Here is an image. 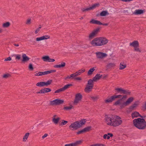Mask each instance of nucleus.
<instances>
[{
    "label": "nucleus",
    "instance_id": "f257e3e1",
    "mask_svg": "<svg viewBox=\"0 0 146 146\" xmlns=\"http://www.w3.org/2000/svg\"><path fill=\"white\" fill-rule=\"evenodd\" d=\"M108 40L104 37H97L94 39L90 42L93 46H98L106 44Z\"/></svg>",
    "mask_w": 146,
    "mask_h": 146
},
{
    "label": "nucleus",
    "instance_id": "f03ea898",
    "mask_svg": "<svg viewBox=\"0 0 146 146\" xmlns=\"http://www.w3.org/2000/svg\"><path fill=\"white\" fill-rule=\"evenodd\" d=\"M133 122L134 125L139 129L143 130L146 127V122L142 117L135 119Z\"/></svg>",
    "mask_w": 146,
    "mask_h": 146
},
{
    "label": "nucleus",
    "instance_id": "7ed1b4c3",
    "mask_svg": "<svg viewBox=\"0 0 146 146\" xmlns=\"http://www.w3.org/2000/svg\"><path fill=\"white\" fill-rule=\"evenodd\" d=\"M133 97H131L128 98L125 102H122L121 99H119L116 101L114 105L117 106L119 105L121 109L124 108L125 106H128L131 104L134 100Z\"/></svg>",
    "mask_w": 146,
    "mask_h": 146
},
{
    "label": "nucleus",
    "instance_id": "20e7f679",
    "mask_svg": "<svg viewBox=\"0 0 146 146\" xmlns=\"http://www.w3.org/2000/svg\"><path fill=\"white\" fill-rule=\"evenodd\" d=\"M127 96L126 95H122L119 94L118 95H114L111 96L110 98L104 100L106 103H110L112 102L115 99L121 98H122L121 100L123 99H126Z\"/></svg>",
    "mask_w": 146,
    "mask_h": 146
},
{
    "label": "nucleus",
    "instance_id": "39448f33",
    "mask_svg": "<svg viewBox=\"0 0 146 146\" xmlns=\"http://www.w3.org/2000/svg\"><path fill=\"white\" fill-rule=\"evenodd\" d=\"M115 115H106L104 116L105 123L108 125L113 126Z\"/></svg>",
    "mask_w": 146,
    "mask_h": 146
},
{
    "label": "nucleus",
    "instance_id": "423d86ee",
    "mask_svg": "<svg viewBox=\"0 0 146 146\" xmlns=\"http://www.w3.org/2000/svg\"><path fill=\"white\" fill-rule=\"evenodd\" d=\"M52 82V80H49L46 82H40L36 83V86L39 87L47 86L50 85Z\"/></svg>",
    "mask_w": 146,
    "mask_h": 146
},
{
    "label": "nucleus",
    "instance_id": "0eeeda50",
    "mask_svg": "<svg viewBox=\"0 0 146 146\" xmlns=\"http://www.w3.org/2000/svg\"><path fill=\"white\" fill-rule=\"evenodd\" d=\"M114 118L112 126H117L122 123V121L120 117L117 116L115 115Z\"/></svg>",
    "mask_w": 146,
    "mask_h": 146
},
{
    "label": "nucleus",
    "instance_id": "6e6552de",
    "mask_svg": "<svg viewBox=\"0 0 146 146\" xmlns=\"http://www.w3.org/2000/svg\"><path fill=\"white\" fill-rule=\"evenodd\" d=\"M82 98V96L80 93H78L76 94L73 104L76 105L81 100Z\"/></svg>",
    "mask_w": 146,
    "mask_h": 146
},
{
    "label": "nucleus",
    "instance_id": "1a4fd4ad",
    "mask_svg": "<svg viewBox=\"0 0 146 146\" xmlns=\"http://www.w3.org/2000/svg\"><path fill=\"white\" fill-rule=\"evenodd\" d=\"M95 54L97 58L98 59H102L108 56V54L106 53L101 52L97 51Z\"/></svg>",
    "mask_w": 146,
    "mask_h": 146
},
{
    "label": "nucleus",
    "instance_id": "9d476101",
    "mask_svg": "<svg viewBox=\"0 0 146 146\" xmlns=\"http://www.w3.org/2000/svg\"><path fill=\"white\" fill-rule=\"evenodd\" d=\"M115 90L117 93L128 94H130V92L128 90H125L121 88L117 87L115 89Z\"/></svg>",
    "mask_w": 146,
    "mask_h": 146
},
{
    "label": "nucleus",
    "instance_id": "9b49d317",
    "mask_svg": "<svg viewBox=\"0 0 146 146\" xmlns=\"http://www.w3.org/2000/svg\"><path fill=\"white\" fill-rule=\"evenodd\" d=\"M56 72L55 70H48L44 72H35V76H39L47 75L51 73L54 72Z\"/></svg>",
    "mask_w": 146,
    "mask_h": 146
},
{
    "label": "nucleus",
    "instance_id": "f8f14e48",
    "mask_svg": "<svg viewBox=\"0 0 146 146\" xmlns=\"http://www.w3.org/2000/svg\"><path fill=\"white\" fill-rule=\"evenodd\" d=\"M140 102L139 101H137L135 102L131 105L128 108V109L130 111L135 110L138 106Z\"/></svg>",
    "mask_w": 146,
    "mask_h": 146
},
{
    "label": "nucleus",
    "instance_id": "ddd939ff",
    "mask_svg": "<svg viewBox=\"0 0 146 146\" xmlns=\"http://www.w3.org/2000/svg\"><path fill=\"white\" fill-rule=\"evenodd\" d=\"M78 122L76 121L71 123L69 127V129L72 130H75L80 128Z\"/></svg>",
    "mask_w": 146,
    "mask_h": 146
},
{
    "label": "nucleus",
    "instance_id": "4468645a",
    "mask_svg": "<svg viewBox=\"0 0 146 146\" xmlns=\"http://www.w3.org/2000/svg\"><path fill=\"white\" fill-rule=\"evenodd\" d=\"M99 31V29H97L94 30L89 35V38L91 39L96 36Z\"/></svg>",
    "mask_w": 146,
    "mask_h": 146
},
{
    "label": "nucleus",
    "instance_id": "2eb2a0df",
    "mask_svg": "<svg viewBox=\"0 0 146 146\" xmlns=\"http://www.w3.org/2000/svg\"><path fill=\"white\" fill-rule=\"evenodd\" d=\"M50 36L48 35H45L40 37H38L36 38V40L37 42L40 41L41 40H45L50 39Z\"/></svg>",
    "mask_w": 146,
    "mask_h": 146
},
{
    "label": "nucleus",
    "instance_id": "dca6fc26",
    "mask_svg": "<svg viewBox=\"0 0 146 146\" xmlns=\"http://www.w3.org/2000/svg\"><path fill=\"white\" fill-rule=\"evenodd\" d=\"M22 57V62L24 63L27 62L30 59V58L27 56L25 54H23Z\"/></svg>",
    "mask_w": 146,
    "mask_h": 146
},
{
    "label": "nucleus",
    "instance_id": "f3484780",
    "mask_svg": "<svg viewBox=\"0 0 146 146\" xmlns=\"http://www.w3.org/2000/svg\"><path fill=\"white\" fill-rule=\"evenodd\" d=\"M91 128L90 127H88L76 132L77 135L82 134L88 131Z\"/></svg>",
    "mask_w": 146,
    "mask_h": 146
},
{
    "label": "nucleus",
    "instance_id": "a211bd4d",
    "mask_svg": "<svg viewBox=\"0 0 146 146\" xmlns=\"http://www.w3.org/2000/svg\"><path fill=\"white\" fill-rule=\"evenodd\" d=\"M145 12L144 10L136 9L133 13V14L135 15H140L143 14Z\"/></svg>",
    "mask_w": 146,
    "mask_h": 146
},
{
    "label": "nucleus",
    "instance_id": "6ab92c4d",
    "mask_svg": "<svg viewBox=\"0 0 146 146\" xmlns=\"http://www.w3.org/2000/svg\"><path fill=\"white\" fill-rule=\"evenodd\" d=\"M130 46L135 48L139 46V43L138 41L137 40H134L129 44Z\"/></svg>",
    "mask_w": 146,
    "mask_h": 146
},
{
    "label": "nucleus",
    "instance_id": "aec40b11",
    "mask_svg": "<svg viewBox=\"0 0 146 146\" xmlns=\"http://www.w3.org/2000/svg\"><path fill=\"white\" fill-rule=\"evenodd\" d=\"M93 87L92 86H91L86 85V87L84 90V91L86 93H89L92 91Z\"/></svg>",
    "mask_w": 146,
    "mask_h": 146
},
{
    "label": "nucleus",
    "instance_id": "412c9836",
    "mask_svg": "<svg viewBox=\"0 0 146 146\" xmlns=\"http://www.w3.org/2000/svg\"><path fill=\"white\" fill-rule=\"evenodd\" d=\"M131 116L132 119H134L135 118H136L139 117H141L139 113L136 111L133 112L131 113Z\"/></svg>",
    "mask_w": 146,
    "mask_h": 146
},
{
    "label": "nucleus",
    "instance_id": "4be33fe9",
    "mask_svg": "<svg viewBox=\"0 0 146 146\" xmlns=\"http://www.w3.org/2000/svg\"><path fill=\"white\" fill-rule=\"evenodd\" d=\"M90 23L92 24H95L98 25H101L102 24V23L100 21L95 20L94 19H92L90 21Z\"/></svg>",
    "mask_w": 146,
    "mask_h": 146
},
{
    "label": "nucleus",
    "instance_id": "5701e85b",
    "mask_svg": "<svg viewBox=\"0 0 146 146\" xmlns=\"http://www.w3.org/2000/svg\"><path fill=\"white\" fill-rule=\"evenodd\" d=\"M102 77V75L97 74L93 78V79L94 82H96L97 80H99Z\"/></svg>",
    "mask_w": 146,
    "mask_h": 146
},
{
    "label": "nucleus",
    "instance_id": "b1692460",
    "mask_svg": "<svg viewBox=\"0 0 146 146\" xmlns=\"http://www.w3.org/2000/svg\"><path fill=\"white\" fill-rule=\"evenodd\" d=\"M115 66V64L114 63L110 62L108 63L106 66L107 69H111L114 68Z\"/></svg>",
    "mask_w": 146,
    "mask_h": 146
},
{
    "label": "nucleus",
    "instance_id": "393cba45",
    "mask_svg": "<svg viewBox=\"0 0 146 146\" xmlns=\"http://www.w3.org/2000/svg\"><path fill=\"white\" fill-rule=\"evenodd\" d=\"M11 25V23L9 22H6L2 24V26L3 28H9Z\"/></svg>",
    "mask_w": 146,
    "mask_h": 146
},
{
    "label": "nucleus",
    "instance_id": "a878e982",
    "mask_svg": "<svg viewBox=\"0 0 146 146\" xmlns=\"http://www.w3.org/2000/svg\"><path fill=\"white\" fill-rule=\"evenodd\" d=\"M126 66L127 65L124 62H121L119 64V69L120 70H122L125 68Z\"/></svg>",
    "mask_w": 146,
    "mask_h": 146
},
{
    "label": "nucleus",
    "instance_id": "bb28decb",
    "mask_svg": "<svg viewBox=\"0 0 146 146\" xmlns=\"http://www.w3.org/2000/svg\"><path fill=\"white\" fill-rule=\"evenodd\" d=\"M29 135V133L27 132L26 133L23 137V141L25 142H26L27 140Z\"/></svg>",
    "mask_w": 146,
    "mask_h": 146
},
{
    "label": "nucleus",
    "instance_id": "cd10ccee",
    "mask_svg": "<svg viewBox=\"0 0 146 146\" xmlns=\"http://www.w3.org/2000/svg\"><path fill=\"white\" fill-rule=\"evenodd\" d=\"M79 124V126L80 127H81L82 125H84L86 122V119H81L80 121H77Z\"/></svg>",
    "mask_w": 146,
    "mask_h": 146
},
{
    "label": "nucleus",
    "instance_id": "c85d7f7f",
    "mask_svg": "<svg viewBox=\"0 0 146 146\" xmlns=\"http://www.w3.org/2000/svg\"><path fill=\"white\" fill-rule=\"evenodd\" d=\"M113 136V134L111 133H108L107 134H104L103 136V138L104 139H110V137Z\"/></svg>",
    "mask_w": 146,
    "mask_h": 146
},
{
    "label": "nucleus",
    "instance_id": "c756f323",
    "mask_svg": "<svg viewBox=\"0 0 146 146\" xmlns=\"http://www.w3.org/2000/svg\"><path fill=\"white\" fill-rule=\"evenodd\" d=\"M96 67H94L91 68L88 72V76H90L92 75L94 71L96 70Z\"/></svg>",
    "mask_w": 146,
    "mask_h": 146
},
{
    "label": "nucleus",
    "instance_id": "7c9ffc66",
    "mask_svg": "<svg viewBox=\"0 0 146 146\" xmlns=\"http://www.w3.org/2000/svg\"><path fill=\"white\" fill-rule=\"evenodd\" d=\"M66 65V63L65 62H62L61 64L57 65L54 66V67L55 68H61L64 67Z\"/></svg>",
    "mask_w": 146,
    "mask_h": 146
},
{
    "label": "nucleus",
    "instance_id": "2f4dec72",
    "mask_svg": "<svg viewBox=\"0 0 146 146\" xmlns=\"http://www.w3.org/2000/svg\"><path fill=\"white\" fill-rule=\"evenodd\" d=\"M100 5L98 3L94 4L92 5V6L90 7L91 10H93L96 7H98Z\"/></svg>",
    "mask_w": 146,
    "mask_h": 146
},
{
    "label": "nucleus",
    "instance_id": "473e14b6",
    "mask_svg": "<svg viewBox=\"0 0 146 146\" xmlns=\"http://www.w3.org/2000/svg\"><path fill=\"white\" fill-rule=\"evenodd\" d=\"M83 142V140H81L73 143L74 146H78L80 145Z\"/></svg>",
    "mask_w": 146,
    "mask_h": 146
},
{
    "label": "nucleus",
    "instance_id": "72a5a7b5",
    "mask_svg": "<svg viewBox=\"0 0 146 146\" xmlns=\"http://www.w3.org/2000/svg\"><path fill=\"white\" fill-rule=\"evenodd\" d=\"M60 118L59 117L56 118H53L52 119V121L56 124H57L60 120Z\"/></svg>",
    "mask_w": 146,
    "mask_h": 146
},
{
    "label": "nucleus",
    "instance_id": "f704fd0d",
    "mask_svg": "<svg viewBox=\"0 0 146 146\" xmlns=\"http://www.w3.org/2000/svg\"><path fill=\"white\" fill-rule=\"evenodd\" d=\"M94 81L92 79H89L88 82V83L86 85H88L92 86H94Z\"/></svg>",
    "mask_w": 146,
    "mask_h": 146
},
{
    "label": "nucleus",
    "instance_id": "c9c22d12",
    "mask_svg": "<svg viewBox=\"0 0 146 146\" xmlns=\"http://www.w3.org/2000/svg\"><path fill=\"white\" fill-rule=\"evenodd\" d=\"M43 93L44 94L45 93H48L50 92L51 91V90L48 88H44L43 89H42Z\"/></svg>",
    "mask_w": 146,
    "mask_h": 146
},
{
    "label": "nucleus",
    "instance_id": "e433bc0d",
    "mask_svg": "<svg viewBox=\"0 0 146 146\" xmlns=\"http://www.w3.org/2000/svg\"><path fill=\"white\" fill-rule=\"evenodd\" d=\"M133 49L134 51L138 53H141L142 52V51L139 48V46Z\"/></svg>",
    "mask_w": 146,
    "mask_h": 146
},
{
    "label": "nucleus",
    "instance_id": "4c0bfd02",
    "mask_svg": "<svg viewBox=\"0 0 146 146\" xmlns=\"http://www.w3.org/2000/svg\"><path fill=\"white\" fill-rule=\"evenodd\" d=\"M109 14L107 11H102L100 14V15L101 16H105Z\"/></svg>",
    "mask_w": 146,
    "mask_h": 146
},
{
    "label": "nucleus",
    "instance_id": "58836bf2",
    "mask_svg": "<svg viewBox=\"0 0 146 146\" xmlns=\"http://www.w3.org/2000/svg\"><path fill=\"white\" fill-rule=\"evenodd\" d=\"M90 97L91 99L94 101H96L99 98V96H90Z\"/></svg>",
    "mask_w": 146,
    "mask_h": 146
},
{
    "label": "nucleus",
    "instance_id": "ea45409f",
    "mask_svg": "<svg viewBox=\"0 0 146 146\" xmlns=\"http://www.w3.org/2000/svg\"><path fill=\"white\" fill-rule=\"evenodd\" d=\"M72 86V85L71 84H67L65 86H64L63 88H62V89L63 90V91L65 90H66L68 88H70V87Z\"/></svg>",
    "mask_w": 146,
    "mask_h": 146
},
{
    "label": "nucleus",
    "instance_id": "a19ab883",
    "mask_svg": "<svg viewBox=\"0 0 146 146\" xmlns=\"http://www.w3.org/2000/svg\"><path fill=\"white\" fill-rule=\"evenodd\" d=\"M49 58V57L48 56H44L42 58V59L45 62H48Z\"/></svg>",
    "mask_w": 146,
    "mask_h": 146
},
{
    "label": "nucleus",
    "instance_id": "79ce46f5",
    "mask_svg": "<svg viewBox=\"0 0 146 146\" xmlns=\"http://www.w3.org/2000/svg\"><path fill=\"white\" fill-rule=\"evenodd\" d=\"M31 23V20L30 18H28L26 20L25 24L27 25H30Z\"/></svg>",
    "mask_w": 146,
    "mask_h": 146
},
{
    "label": "nucleus",
    "instance_id": "37998d69",
    "mask_svg": "<svg viewBox=\"0 0 146 146\" xmlns=\"http://www.w3.org/2000/svg\"><path fill=\"white\" fill-rule=\"evenodd\" d=\"M50 104L52 106L56 105H57V100H55L51 101L50 102Z\"/></svg>",
    "mask_w": 146,
    "mask_h": 146
},
{
    "label": "nucleus",
    "instance_id": "c03bdc74",
    "mask_svg": "<svg viewBox=\"0 0 146 146\" xmlns=\"http://www.w3.org/2000/svg\"><path fill=\"white\" fill-rule=\"evenodd\" d=\"M11 76L10 74L9 73L4 74L3 76V77L4 78H7Z\"/></svg>",
    "mask_w": 146,
    "mask_h": 146
},
{
    "label": "nucleus",
    "instance_id": "a18cd8bd",
    "mask_svg": "<svg viewBox=\"0 0 146 146\" xmlns=\"http://www.w3.org/2000/svg\"><path fill=\"white\" fill-rule=\"evenodd\" d=\"M57 100V105H59L60 104H62L64 103V101L62 100Z\"/></svg>",
    "mask_w": 146,
    "mask_h": 146
},
{
    "label": "nucleus",
    "instance_id": "49530a36",
    "mask_svg": "<svg viewBox=\"0 0 146 146\" xmlns=\"http://www.w3.org/2000/svg\"><path fill=\"white\" fill-rule=\"evenodd\" d=\"M72 108V106L70 105V106H66L64 108V109L66 110H71Z\"/></svg>",
    "mask_w": 146,
    "mask_h": 146
},
{
    "label": "nucleus",
    "instance_id": "de8ad7c7",
    "mask_svg": "<svg viewBox=\"0 0 146 146\" xmlns=\"http://www.w3.org/2000/svg\"><path fill=\"white\" fill-rule=\"evenodd\" d=\"M82 11L83 12H85L87 11L91 10L90 7L86 8H83L81 9Z\"/></svg>",
    "mask_w": 146,
    "mask_h": 146
},
{
    "label": "nucleus",
    "instance_id": "09e8293b",
    "mask_svg": "<svg viewBox=\"0 0 146 146\" xmlns=\"http://www.w3.org/2000/svg\"><path fill=\"white\" fill-rule=\"evenodd\" d=\"M68 122L67 121L62 120V121L61 123H60L59 125L60 126H63L66 125L68 123Z\"/></svg>",
    "mask_w": 146,
    "mask_h": 146
},
{
    "label": "nucleus",
    "instance_id": "8fccbe9b",
    "mask_svg": "<svg viewBox=\"0 0 146 146\" xmlns=\"http://www.w3.org/2000/svg\"><path fill=\"white\" fill-rule=\"evenodd\" d=\"M41 26L40 25L39 27L37 29H36V30L35 31V34H37L40 31V29H41Z\"/></svg>",
    "mask_w": 146,
    "mask_h": 146
},
{
    "label": "nucleus",
    "instance_id": "3c124183",
    "mask_svg": "<svg viewBox=\"0 0 146 146\" xmlns=\"http://www.w3.org/2000/svg\"><path fill=\"white\" fill-rule=\"evenodd\" d=\"M15 59L16 60H19L21 58V55L20 54H15Z\"/></svg>",
    "mask_w": 146,
    "mask_h": 146
},
{
    "label": "nucleus",
    "instance_id": "603ef678",
    "mask_svg": "<svg viewBox=\"0 0 146 146\" xmlns=\"http://www.w3.org/2000/svg\"><path fill=\"white\" fill-rule=\"evenodd\" d=\"M29 70L31 71H32L33 70V65L32 64H29Z\"/></svg>",
    "mask_w": 146,
    "mask_h": 146
},
{
    "label": "nucleus",
    "instance_id": "864d4df0",
    "mask_svg": "<svg viewBox=\"0 0 146 146\" xmlns=\"http://www.w3.org/2000/svg\"><path fill=\"white\" fill-rule=\"evenodd\" d=\"M63 90L62 89V88H61L58 90H56L55 92V93H59L61 92H63Z\"/></svg>",
    "mask_w": 146,
    "mask_h": 146
},
{
    "label": "nucleus",
    "instance_id": "5fc2aeb1",
    "mask_svg": "<svg viewBox=\"0 0 146 146\" xmlns=\"http://www.w3.org/2000/svg\"><path fill=\"white\" fill-rule=\"evenodd\" d=\"M12 60V58L11 57L9 56L7 58H5L4 61H11Z\"/></svg>",
    "mask_w": 146,
    "mask_h": 146
},
{
    "label": "nucleus",
    "instance_id": "6e6d98bb",
    "mask_svg": "<svg viewBox=\"0 0 146 146\" xmlns=\"http://www.w3.org/2000/svg\"><path fill=\"white\" fill-rule=\"evenodd\" d=\"M85 71V69H82L79 70L78 72L79 75H80L82 73L84 72Z\"/></svg>",
    "mask_w": 146,
    "mask_h": 146
},
{
    "label": "nucleus",
    "instance_id": "4d7b16f0",
    "mask_svg": "<svg viewBox=\"0 0 146 146\" xmlns=\"http://www.w3.org/2000/svg\"><path fill=\"white\" fill-rule=\"evenodd\" d=\"M76 75L75 74V73L72 74H71V77H72V78H74V79H75V78H76Z\"/></svg>",
    "mask_w": 146,
    "mask_h": 146
},
{
    "label": "nucleus",
    "instance_id": "13d9d810",
    "mask_svg": "<svg viewBox=\"0 0 146 146\" xmlns=\"http://www.w3.org/2000/svg\"><path fill=\"white\" fill-rule=\"evenodd\" d=\"M48 135L47 133H45L42 136V139H44L45 138L47 137Z\"/></svg>",
    "mask_w": 146,
    "mask_h": 146
},
{
    "label": "nucleus",
    "instance_id": "bf43d9fd",
    "mask_svg": "<svg viewBox=\"0 0 146 146\" xmlns=\"http://www.w3.org/2000/svg\"><path fill=\"white\" fill-rule=\"evenodd\" d=\"M142 107L144 109L146 110V101L144 102Z\"/></svg>",
    "mask_w": 146,
    "mask_h": 146
},
{
    "label": "nucleus",
    "instance_id": "052dcab7",
    "mask_svg": "<svg viewBox=\"0 0 146 146\" xmlns=\"http://www.w3.org/2000/svg\"><path fill=\"white\" fill-rule=\"evenodd\" d=\"M75 80H82V78L81 77H77L76 78H75V79H74Z\"/></svg>",
    "mask_w": 146,
    "mask_h": 146
},
{
    "label": "nucleus",
    "instance_id": "680f3d73",
    "mask_svg": "<svg viewBox=\"0 0 146 146\" xmlns=\"http://www.w3.org/2000/svg\"><path fill=\"white\" fill-rule=\"evenodd\" d=\"M72 79V77H71V74L70 75V76H68L66 77L65 78V79L66 80L68 79Z\"/></svg>",
    "mask_w": 146,
    "mask_h": 146
},
{
    "label": "nucleus",
    "instance_id": "e2e57ef3",
    "mask_svg": "<svg viewBox=\"0 0 146 146\" xmlns=\"http://www.w3.org/2000/svg\"><path fill=\"white\" fill-rule=\"evenodd\" d=\"M64 146H74V145L72 143L70 144H66L64 145Z\"/></svg>",
    "mask_w": 146,
    "mask_h": 146
},
{
    "label": "nucleus",
    "instance_id": "0e129e2a",
    "mask_svg": "<svg viewBox=\"0 0 146 146\" xmlns=\"http://www.w3.org/2000/svg\"><path fill=\"white\" fill-rule=\"evenodd\" d=\"M55 61V60L53 59H51L49 58L48 62H54Z\"/></svg>",
    "mask_w": 146,
    "mask_h": 146
},
{
    "label": "nucleus",
    "instance_id": "69168bd1",
    "mask_svg": "<svg viewBox=\"0 0 146 146\" xmlns=\"http://www.w3.org/2000/svg\"><path fill=\"white\" fill-rule=\"evenodd\" d=\"M95 146H105L104 145L102 144H98L95 145Z\"/></svg>",
    "mask_w": 146,
    "mask_h": 146
},
{
    "label": "nucleus",
    "instance_id": "338daca9",
    "mask_svg": "<svg viewBox=\"0 0 146 146\" xmlns=\"http://www.w3.org/2000/svg\"><path fill=\"white\" fill-rule=\"evenodd\" d=\"M37 94H43L42 89L40 90L39 92H37L36 93Z\"/></svg>",
    "mask_w": 146,
    "mask_h": 146
},
{
    "label": "nucleus",
    "instance_id": "774afa93",
    "mask_svg": "<svg viewBox=\"0 0 146 146\" xmlns=\"http://www.w3.org/2000/svg\"><path fill=\"white\" fill-rule=\"evenodd\" d=\"M13 45L15 46L16 47H18L19 46V45L18 44L14 43Z\"/></svg>",
    "mask_w": 146,
    "mask_h": 146
}]
</instances>
